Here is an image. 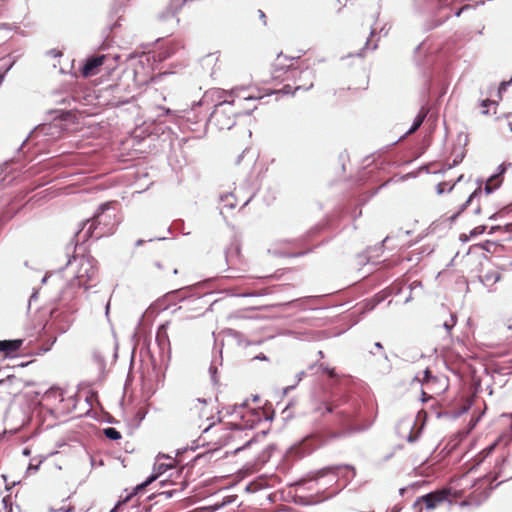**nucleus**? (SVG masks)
<instances>
[{"label": "nucleus", "instance_id": "f257e3e1", "mask_svg": "<svg viewBox=\"0 0 512 512\" xmlns=\"http://www.w3.org/2000/svg\"><path fill=\"white\" fill-rule=\"evenodd\" d=\"M313 412L325 416L334 414L336 424L342 427V431H327L326 433L314 432L304 437L298 444L290 449V453L297 458H302L329 442L353 432H360L368 429L371 423L360 424L357 418L360 414V403L358 400L350 401L346 396L329 398L317 401Z\"/></svg>", "mask_w": 512, "mask_h": 512}, {"label": "nucleus", "instance_id": "f03ea898", "mask_svg": "<svg viewBox=\"0 0 512 512\" xmlns=\"http://www.w3.org/2000/svg\"><path fill=\"white\" fill-rule=\"evenodd\" d=\"M113 204V202L102 203L92 218L82 223V227L75 233V237L79 239L81 233L84 231L82 242H86L93 236L99 239L113 234L117 225L116 212Z\"/></svg>", "mask_w": 512, "mask_h": 512}, {"label": "nucleus", "instance_id": "7ed1b4c3", "mask_svg": "<svg viewBox=\"0 0 512 512\" xmlns=\"http://www.w3.org/2000/svg\"><path fill=\"white\" fill-rule=\"evenodd\" d=\"M73 261L78 263L75 277L62 291V294L59 298L60 302H63L68 298H72L74 296V292L72 290L75 287H83L85 290H88L89 288L96 285V283L93 282H95L97 279V261L90 255H81L80 257L73 255L68 258L67 265H71Z\"/></svg>", "mask_w": 512, "mask_h": 512}, {"label": "nucleus", "instance_id": "20e7f679", "mask_svg": "<svg viewBox=\"0 0 512 512\" xmlns=\"http://www.w3.org/2000/svg\"><path fill=\"white\" fill-rule=\"evenodd\" d=\"M236 100H223L215 105L214 111L208 118V124L214 125L219 130H230L236 124V116L241 114L234 110Z\"/></svg>", "mask_w": 512, "mask_h": 512}, {"label": "nucleus", "instance_id": "39448f33", "mask_svg": "<svg viewBox=\"0 0 512 512\" xmlns=\"http://www.w3.org/2000/svg\"><path fill=\"white\" fill-rule=\"evenodd\" d=\"M282 53H280L277 57V62L273 65L272 77L275 80L285 81V80H294L297 82L298 80H302L304 78H312L314 77V73L312 70L306 68L305 70H299L293 65H285L280 62Z\"/></svg>", "mask_w": 512, "mask_h": 512}, {"label": "nucleus", "instance_id": "423d86ee", "mask_svg": "<svg viewBox=\"0 0 512 512\" xmlns=\"http://www.w3.org/2000/svg\"><path fill=\"white\" fill-rule=\"evenodd\" d=\"M251 419H247V415H242V423H226V429L231 431H243L245 429H253L255 424L260 422L262 419L265 421H272L275 415L273 410L271 411H263L260 413L259 411L251 410L249 412Z\"/></svg>", "mask_w": 512, "mask_h": 512}, {"label": "nucleus", "instance_id": "0eeeda50", "mask_svg": "<svg viewBox=\"0 0 512 512\" xmlns=\"http://www.w3.org/2000/svg\"><path fill=\"white\" fill-rule=\"evenodd\" d=\"M449 492L446 490H436L425 495H422L416 499L412 508L416 512H421V503H423L427 510L435 509L440 503L447 500Z\"/></svg>", "mask_w": 512, "mask_h": 512}, {"label": "nucleus", "instance_id": "6e6552de", "mask_svg": "<svg viewBox=\"0 0 512 512\" xmlns=\"http://www.w3.org/2000/svg\"><path fill=\"white\" fill-rule=\"evenodd\" d=\"M73 312L74 309L72 307H68L65 310L61 307H55L51 310L52 326L58 333H65L69 329L72 323L71 314Z\"/></svg>", "mask_w": 512, "mask_h": 512}, {"label": "nucleus", "instance_id": "1a4fd4ad", "mask_svg": "<svg viewBox=\"0 0 512 512\" xmlns=\"http://www.w3.org/2000/svg\"><path fill=\"white\" fill-rule=\"evenodd\" d=\"M450 4V0H413L414 9L420 13L436 14L449 8Z\"/></svg>", "mask_w": 512, "mask_h": 512}, {"label": "nucleus", "instance_id": "9d476101", "mask_svg": "<svg viewBox=\"0 0 512 512\" xmlns=\"http://www.w3.org/2000/svg\"><path fill=\"white\" fill-rule=\"evenodd\" d=\"M318 473L320 477H323L328 473H333L337 477H343L346 480L350 481L355 477L356 471L354 466L342 464L324 467Z\"/></svg>", "mask_w": 512, "mask_h": 512}, {"label": "nucleus", "instance_id": "9b49d317", "mask_svg": "<svg viewBox=\"0 0 512 512\" xmlns=\"http://www.w3.org/2000/svg\"><path fill=\"white\" fill-rule=\"evenodd\" d=\"M168 323L161 324L156 332V343L161 351L162 356L166 354L167 358L171 356V345L167 333Z\"/></svg>", "mask_w": 512, "mask_h": 512}, {"label": "nucleus", "instance_id": "f8f14e48", "mask_svg": "<svg viewBox=\"0 0 512 512\" xmlns=\"http://www.w3.org/2000/svg\"><path fill=\"white\" fill-rule=\"evenodd\" d=\"M107 59V55H92L88 57L81 69V73L84 77H90L97 73L100 66L103 65Z\"/></svg>", "mask_w": 512, "mask_h": 512}, {"label": "nucleus", "instance_id": "ddd939ff", "mask_svg": "<svg viewBox=\"0 0 512 512\" xmlns=\"http://www.w3.org/2000/svg\"><path fill=\"white\" fill-rule=\"evenodd\" d=\"M22 344V339L0 340V353H4L5 357H12Z\"/></svg>", "mask_w": 512, "mask_h": 512}, {"label": "nucleus", "instance_id": "4468645a", "mask_svg": "<svg viewBox=\"0 0 512 512\" xmlns=\"http://www.w3.org/2000/svg\"><path fill=\"white\" fill-rule=\"evenodd\" d=\"M331 496H329L330 498ZM328 499V497H325V498H319L317 495H311V496H299V495H296L294 496L293 498V502L296 504V505H299V506H310V505H315V504H318L324 500Z\"/></svg>", "mask_w": 512, "mask_h": 512}, {"label": "nucleus", "instance_id": "2eb2a0df", "mask_svg": "<svg viewBox=\"0 0 512 512\" xmlns=\"http://www.w3.org/2000/svg\"><path fill=\"white\" fill-rule=\"evenodd\" d=\"M501 279V274L495 270L486 271L479 276L480 282L486 287H491Z\"/></svg>", "mask_w": 512, "mask_h": 512}, {"label": "nucleus", "instance_id": "dca6fc26", "mask_svg": "<svg viewBox=\"0 0 512 512\" xmlns=\"http://www.w3.org/2000/svg\"><path fill=\"white\" fill-rule=\"evenodd\" d=\"M428 112H429V109L427 107H425V106L421 107L420 111L418 112V114L414 118L411 127L406 132V135L407 134H412V133H414L416 130H418L420 128V126L425 121Z\"/></svg>", "mask_w": 512, "mask_h": 512}, {"label": "nucleus", "instance_id": "f3484780", "mask_svg": "<svg viewBox=\"0 0 512 512\" xmlns=\"http://www.w3.org/2000/svg\"><path fill=\"white\" fill-rule=\"evenodd\" d=\"M240 256V245L234 242L225 250V259L228 265L234 264V259Z\"/></svg>", "mask_w": 512, "mask_h": 512}, {"label": "nucleus", "instance_id": "a211bd4d", "mask_svg": "<svg viewBox=\"0 0 512 512\" xmlns=\"http://www.w3.org/2000/svg\"><path fill=\"white\" fill-rule=\"evenodd\" d=\"M147 487L145 486V484L143 482H141L140 484L136 485L134 488H133V491L129 494H127L125 496V498H123L122 500L118 501V503L115 505V507L110 511V512H115V510L117 509V507L123 503H126L128 502L132 496H136L140 493H142Z\"/></svg>", "mask_w": 512, "mask_h": 512}, {"label": "nucleus", "instance_id": "6ab92c4d", "mask_svg": "<svg viewBox=\"0 0 512 512\" xmlns=\"http://www.w3.org/2000/svg\"><path fill=\"white\" fill-rule=\"evenodd\" d=\"M477 183H478L479 186L469 195L467 200L459 207L458 212L460 214L463 213L467 209V207L472 203V201L475 198H478L481 195V193H482V188H481L482 181L478 180Z\"/></svg>", "mask_w": 512, "mask_h": 512}, {"label": "nucleus", "instance_id": "aec40b11", "mask_svg": "<svg viewBox=\"0 0 512 512\" xmlns=\"http://www.w3.org/2000/svg\"><path fill=\"white\" fill-rule=\"evenodd\" d=\"M135 0H113L112 10L115 14L124 13Z\"/></svg>", "mask_w": 512, "mask_h": 512}, {"label": "nucleus", "instance_id": "412c9836", "mask_svg": "<svg viewBox=\"0 0 512 512\" xmlns=\"http://www.w3.org/2000/svg\"><path fill=\"white\" fill-rule=\"evenodd\" d=\"M387 297L385 291H382L374 296L373 299L365 303V310L372 311L379 303L383 302Z\"/></svg>", "mask_w": 512, "mask_h": 512}, {"label": "nucleus", "instance_id": "4be33fe9", "mask_svg": "<svg viewBox=\"0 0 512 512\" xmlns=\"http://www.w3.org/2000/svg\"><path fill=\"white\" fill-rule=\"evenodd\" d=\"M51 125H48V124H41V125H38L36 126L33 131L30 132L29 136L23 141V143L21 144V147L22 148L25 143L28 141V139L30 137H33L34 135H38V134H42V135H49V130L51 129Z\"/></svg>", "mask_w": 512, "mask_h": 512}, {"label": "nucleus", "instance_id": "5701e85b", "mask_svg": "<svg viewBox=\"0 0 512 512\" xmlns=\"http://www.w3.org/2000/svg\"><path fill=\"white\" fill-rule=\"evenodd\" d=\"M267 435V431H261L260 433H257L253 437H251L243 446L237 447L234 450V453L237 454L240 451L250 447L253 443L257 442L260 438H264Z\"/></svg>", "mask_w": 512, "mask_h": 512}, {"label": "nucleus", "instance_id": "b1692460", "mask_svg": "<svg viewBox=\"0 0 512 512\" xmlns=\"http://www.w3.org/2000/svg\"><path fill=\"white\" fill-rule=\"evenodd\" d=\"M103 434L105 435V437H107L109 440H113V441H116V440H119L121 439V433L113 428V427H107V428H104L103 429Z\"/></svg>", "mask_w": 512, "mask_h": 512}, {"label": "nucleus", "instance_id": "393cba45", "mask_svg": "<svg viewBox=\"0 0 512 512\" xmlns=\"http://www.w3.org/2000/svg\"><path fill=\"white\" fill-rule=\"evenodd\" d=\"M501 186V180H499L498 182L496 180H487L486 184H485V187H484V192L489 195L491 193H493L495 190H497L499 187Z\"/></svg>", "mask_w": 512, "mask_h": 512}, {"label": "nucleus", "instance_id": "a878e982", "mask_svg": "<svg viewBox=\"0 0 512 512\" xmlns=\"http://www.w3.org/2000/svg\"><path fill=\"white\" fill-rule=\"evenodd\" d=\"M472 405V401L467 399L465 403L457 410L453 411V417L458 418L462 416L463 414L467 413Z\"/></svg>", "mask_w": 512, "mask_h": 512}, {"label": "nucleus", "instance_id": "bb28decb", "mask_svg": "<svg viewBox=\"0 0 512 512\" xmlns=\"http://www.w3.org/2000/svg\"><path fill=\"white\" fill-rule=\"evenodd\" d=\"M190 291V287L181 288L178 290H175L171 293L172 296H175L179 301H183L188 297V293Z\"/></svg>", "mask_w": 512, "mask_h": 512}, {"label": "nucleus", "instance_id": "cd10ccee", "mask_svg": "<svg viewBox=\"0 0 512 512\" xmlns=\"http://www.w3.org/2000/svg\"><path fill=\"white\" fill-rule=\"evenodd\" d=\"M490 105H498V101L490 100L488 98L483 99V100L480 101V106L483 108V110H482V114L483 115H488V113H489L488 107Z\"/></svg>", "mask_w": 512, "mask_h": 512}, {"label": "nucleus", "instance_id": "c85d7f7f", "mask_svg": "<svg viewBox=\"0 0 512 512\" xmlns=\"http://www.w3.org/2000/svg\"><path fill=\"white\" fill-rule=\"evenodd\" d=\"M456 321H457L456 315H455V314H453V313H451V314H450V319H449V320L444 321V323H443V328H444L448 333H450V331L452 330V328L455 326Z\"/></svg>", "mask_w": 512, "mask_h": 512}, {"label": "nucleus", "instance_id": "c756f323", "mask_svg": "<svg viewBox=\"0 0 512 512\" xmlns=\"http://www.w3.org/2000/svg\"><path fill=\"white\" fill-rule=\"evenodd\" d=\"M512 84V77L508 81H502L497 89V96L501 100L502 94L506 92L507 88Z\"/></svg>", "mask_w": 512, "mask_h": 512}, {"label": "nucleus", "instance_id": "7c9ffc66", "mask_svg": "<svg viewBox=\"0 0 512 512\" xmlns=\"http://www.w3.org/2000/svg\"><path fill=\"white\" fill-rule=\"evenodd\" d=\"M505 172H506V167H505V165H504V164H500V165L498 166V172H497V173H495V174H493V175H491V176L489 177V180H496L497 182H498L499 180H501V181H502V176H503V174H504Z\"/></svg>", "mask_w": 512, "mask_h": 512}, {"label": "nucleus", "instance_id": "2f4dec72", "mask_svg": "<svg viewBox=\"0 0 512 512\" xmlns=\"http://www.w3.org/2000/svg\"><path fill=\"white\" fill-rule=\"evenodd\" d=\"M479 246L481 247V249L485 250L486 252L492 253V252H494L493 248H496L498 245L493 241L487 240L484 243H481Z\"/></svg>", "mask_w": 512, "mask_h": 512}, {"label": "nucleus", "instance_id": "473e14b6", "mask_svg": "<svg viewBox=\"0 0 512 512\" xmlns=\"http://www.w3.org/2000/svg\"><path fill=\"white\" fill-rule=\"evenodd\" d=\"M221 201L224 203L225 207L233 209L235 207V202L233 201V195H225L221 197Z\"/></svg>", "mask_w": 512, "mask_h": 512}, {"label": "nucleus", "instance_id": "72a5a7b5", "mask_svg": "<svg viewBox=\"0 0 512 512\" xmlns=\"http://www.w3.org/2000/svg\"><path fill=\"white\" fill-rule=\"evenodd\" d=\"M486 229H487L486 225H479L470 231L469 237L473 238V237L479 236V235L483 234L486 231Z\"/></svg>", "mask_w": 512, "mask_h": 512}, {"label": "nucleus", "instance_id": "f704fd0d", "mask_svg": "<svg viewBox=\"0 0 512 512\" xmlns=\"http://www.w3.org/2000/svg\"><path fill=\"white\" fill-rule=\"evenodd\" d=\"M305 375V371H300L296 374V383L293 384V385H290V386H287L285 389H284V394H287L289 391L293 390L296 385L302 380V378L304 377Z\"/></svg>", "mask_w": 512, "mask_h": 512}, {"label": "nucleus", "instance_id": "c9c22d12", "mask_svg": "<svg viewBox=\"0 0 512 512\" xmlns=\"http://www.w3.org/2000/svg\"><path fill=\"white\" fill-rule=\"evenodd\" d=\"M172 468V464L160 463L154 469L157 471V474L160 476L162 473L166 472L168 469Z\"/></svg>", "mask_w": 512, "mask_h": 512}, {"label": "nucleus", "instance_id": "e433bc0d", "mask_svg": "<svg viewBox=\"0 0 512 512\" xmlns=\"http://www.w3.org/2000/svg\"><path fill=\"white\" fill-rule=\"evenodd\" d=\"M506 462H507V459L503 458L500 463L496 464L495 468H496L497 477L505 476L504 472H503V467L506 464Z\"/></svg>", "mask_w": 512, "mask_h": 512}, {"label": "nucleus", "instance_id": "4c0bfd02", "mask_svg": "<svg viewBox=\"0 0 512 512\" xmlns=\"http://www.w3.org/2000/svg\"><path fill=\"white\" fill-rule=\"evenodd\" d=\"M94 359L99 363V365L103 368L105 366V359L104 356L100 351H95L93 353Z\"/></svg>", "mask_w": 512, "mask_h": 512}, {"label": "nucleus", "instance_id": "58836bf2", "mask_svg": "<svg viewBox=\"0 0 512 512\" xmlns=\"http://www.w3.org/2000/svg\"><path fill=\"white\" fill-rule=\"evenodd\" d=\"M55 341H56V337L51 338L49 340V344L41 347L37 354H44V353L48 352L51 349L52 345L55 343Z\"/></svg>", "mask_w": 512, "mask_h": 512}, {"label": "nucleus", "instance_id": "ea45409f", "mask_svg": "<svg viewBox=\"0 0 512 512\" xmlns=\"http://www.w3.org/2000/svg\"><path fill=\"white\" fill-rule=\"evenodd\" d=\"M413 429H414V425L411 427V431H410V433H409V435H408V437H407V441H408L409 443H414V442H416V441L418 440V438H419V432H418V433H415V432L413 431Z\"/></svg>", "mask_w": 512, "mask_h": 512}, {"label": "nucleus", "instance_id": "a19ab883", "mask_svg": "<svg viewBox=\"0 0 512 512\" xmlns=\"http://www.w3.org/2000/svg\"><path fill=\"white\" fill-rule=\"evenodd\" d=\"M497 445H498V441H495L494 443H492L489 446H487L482 451V453L484 454V457H487L488 455H490L493 452V450L496 448Z\"/></svg>", "mask_w": 512, "mask_h": 512}, {"label": "nucleus", "instance_id": "79ce46f5", "mask_svg": "<svg viewBox=\"0 0 512 512\" xmlns=\"http://www.w3.org/2000/svg\"><path fill=\"white\" fill-rule=\"evenodd\" d=\"M2 503L6 509H8L7 512H12V503H11V497L5 496L2 499Z\"/></svg>", "mask_w": 512, "mask_h": 512}, {"label": "nucleus", "instance_id": "37998d69", "mask_svg": "<svg viewBox=\"0 0 512 512\" xmlns=\"http://www.w3.org/2000/svg\"><path fill=\"white\" fill-rule=\"evenodd\" d=\"M159 477V475L157 473H152L151 475H149L145 481H143V483L145 484L146 487H148L151 483H153L157 478Z\"/></svg>", "mask_w": 512, "mask_h": 512}, {"label": "nucleus", "instance_id": "c03bdc74", "mask_svg": "<svg viewBox=\"0 0 512 512\" xmlns=\"http://www.w3.org/2000/svg\"><path fill=\"white\" fill-rule=\"evenodd\" d=\"M319 367H320V368L323 370V372H324V373H326L329 377H331V378H332V377H334V376H335V371H334V369H333V368H329V367H327V366H324V364H320V366H319Z\"/></svg>", "mask_w": 512, "mask_h": 512}, {"label": "nucleus", "instance_id": "a18cd8bd", "mask_svg": "<svg viewBox=\"0 0 512 512\" xmlns=\"http://www.w3.org/2000/svg\"><path fill=\"white\" fill-rule=\"evenodd\" d=\"M402 291V285L401 283H394L392 286H391V292L390 293H393L395 295H398L400 294Z\"/></svg>", "mask_w": 512, "mask_h": 512}, {"label": "nucleus", "instance_id": "49530a36", "mask_svg": "<svg viewBox=\"0 0 512 512\" xmlns=\"http://www.w3.org/2000/svg\"><path fill=\"white\" fill-rule=\"evenodd\" d=\"M423 374H424V376H423V382H425V383L429 382L431 379H433V378H434V377H433V375H432V372H431V370H430L429 368H426V369L424 370V373H423Z\"/></svg>", "mask_w": 512, "mask_h": 512}, {"label": "nucleus", "instance_id": "de8ad7c7", "mask_svg": "<svg viewBox=\"0 0 512 512\" xmlns=\"http://www.w3.org/2000/svg\"><path fill=\"white\" fill-rule=\"evenodd\" d=\"M16 61H17V57H14L12 59V61L8 65H6V67L4 68L3 72L1 73V74L4 75V77L12 69V67L15 65Z\"/></svg>", "mask_w": 512, "mask_h": 512}, {"label": "nucleus", "instance_id": "09e8293b", "mask_svg": "<svg viewBox=\"0 0 512 512\" xmlns=\"http://www.w3.org/2000/svg\"><path fill=\"white\" fill-rule=\"evenodd\" d=\"M261 98H262L261 96L244 95L242 97V100L245 101V102H249V101H256V100L261 99Z\"/></svg>", "mask_w": 512, "mask_h": 512}, {"label": "nucleus", "instance_id": "8fccbe9b", "mask_svg": "<svg viewBox=\"0 0 512 512\" xmlns=\"http://www.w3.org/2000/svg\"><path fill=\"white\" fill-rule=\"evenodd\" d=\"M47 54L51 57H54V58H57V57H60L62 56V53L61 51L57 50V49H51L47 52Z\"/></svg>", "mask_w": 512, "mask_h": 512}, {"label": "nucleus", "instance_id": "3c124183", "mask_svg": "<svg viewBox=\"0 0 512 512\" xmlns=\"http://www.w3.org/2000/svg\"><path fill=\"white\" fill-rule=\"evenodd\" d=\"M312 87H313V82H311L308 86H305V85H297V86H295L293 93H295L296 91L301 90V89H303V90H306V91H307V90L311 89Z\"/></svg>", "mask_w": 512, "mask_h": 512}, {"label": "nucleus", "instance_id": "603ef678", "mask_svg": "<svg viewBox=\"0 0 512 512\" xmlns=\"http://www.w3.org/2000/svg\"><path fill=\"white\" fill-rule=\"evenodd\" d=\"M175 493H177V490H169L162 492L161 495L165 496L166 499H170Z\"/></svg>", "mask_w": 512, "mask_h": 512}, {"label": "nucleus", "instance_id": "864d4df0", "mask_svg": "<svg viewBox=\"0 0 512 512\" xmlns=\"http://www.w3.org/2000/svg\"><path fill=\"white\" fill-rule=\"evenodd\" d=\"M463 158H464L463 153H461L460 155H457L453 160L452 166H457L460 162H462Z\"/></svg>", "mask_w": 512, "mask_h": 512}, {"label": "nucleus", "instance_id": "5fc2aeb1", "mask_svg": "<svg viewBox=\"0 0 512 512\" xmlns=\"http://www.w3.org/2000/svg\"><path fill=\"white\" fill-rule=\"evenodd\" d=\"M445 185H446V183H439V184H437L436 191H437V193L439 195L444 193V186Z\"/></svg>", "mask_w": 512, "mask_h": 512}, {"label": "nucleus", "instance_id": "6e6d98bb", "mask_svg": "<svg viewBox=\"0 0 512 512\" xmlns=\"http://www.w3.org/2000/svg\"><path fill=\"white\" fill-rule=\"evenodd\" d=\"M73 509H74L73 506H68V507H61L57 511H60V512H72Z\"/></svg>", "mask_w": 512, "mask_h": 512}, {"label": "nucleus", "instance_id": "4d7b16f0", "mask_svg": "<svg viewBox=\"0 0 512 512\" xmlns=\"http://www.w3.org/2000/svg\"><path fill=\"white\" fill-rule=\"evenodd\" d=\"M421 286H422V285H421V282H420V281H414V282H412V283L410 284L409 288H410V290H413V289H415L416 287H421Z\"/></svg>", "mask_w": 512, "mask_h": 512}, {"label": "nucleus", "instance_id": "13d9d810", "mask_svg": "<svg viewBox=\"0 0 512 512\" xmlns=\"http://www.w3.org/2000/svg\"><path fill=\"white\" fill-rule=\"evenodd\" d=\"M254 359L261 360V361H267V360H268V357H267L265 354L260 353V354H258L257 356H255V358H254Z\"/></svg>", "mask_w": 512, "mask_h": 512}, {"label": "nucleus", "instance_id": "bf43d9fd", "mask_svg": "<svg viewBox=\"0 0 512 512\" xmlns=\"http://www.w3.org/2000/svg\"><path fill=\"white\" fill-rule=\"evenodd\" d=\"M259 18L263 21V24L266 25V15L262 10H258Z\"/></svg>", "mask_w": 512, "mask_h": 512}, {"label": "nucleus", "instance_id": "052dcab7", "mask_svg": "<svg viewBox=\"0 0 512 512\" xmlns=\"http://www.w3.org/2000/svg\"><path fill=\"white\" fill-rule=\"evenodd\" d=\"M501 229H502V227H501V226H499V225L492 226V227L490 228V230H489V234H494L496 231L501 230Z\"/></svg>", "mask_w": 512, "mask_h": 512}, {"label": "nucleus", "instance_id": "680f3d73", "mask_svg": "<svg viewBox=\"0 0 512 512\" xmlns=\"http://www.w3.org/2000/svg\"><path fill=\"white\" fill-rule=\"evenodd\" d=\"M39 468V464L38 465H33V464H29L28 468H27V472H30V471H37Z\"/></svg>", "mask_w": 512, "mask_h": 512}, {"label": "nucleus", "instance_id": "e2e57ef3", "mask_svg": "<svg viewBox=\"0 0 512 512\" xmlns=\"http://www.w3.org/2000/svg\"><path fill=\"white\" fill-rule=\"evenodd\" d=\"M468 7H469V6H468V5H466V6L462 7V8H460V9H458L457 11H455V12H454V15H455L456 17H459V16L461 15V13H462L465 9H468Z\"/></svg>", "mask_w": 512, "mask_h": 512}, {"label": "nucleus", "instance_id": "0e129e2a", "mask_svg": "<svg viewBox=\"0 0 512 512\" xmlns=\"http://www.w3.org/2000/svg\"><path fill=\"white\" fill-rule=\"evenodd\" d=\"M246 150H244L236 159V164H240V162L242 161L243 157H244V154H245Z\"/></svg>", "mask_w": 512, "mask_h": 512}, {"label": "nucleus", "instance_id": "69168bd1", "mask_svg": "<svg viewBox=\"0 0 512 512\" xmlns=\"http://www.w3.org/2000/svg\"><path fill=\"white\" fill-rule=\"evenodd\" d=\"M283 92H284L285 94L291 93V86H290V85H285V86L283 87Z\"/></svg>", "mask_w": 512, "mask_h": 512}, {"label": "nucleus", "instance_id": "338daca9", "mask_svg": "<svg viewBox=\"0 0 512 512\" xmlns=\"http://www.w3.org/2000/svg\"><path fill=\"white\" fill-rule=\"evenodd\" d=\"M460 213L457 211L455 214H453L449 219L451 222L455 221L459 217Z\"/></svg>", "mask_w": 512, "mask_h": 512}, {"label": "nucleus", "instance_id": "774afa93", "mask_svg": "<svg viewBox=\"0 0 512 512\" xmlns=\"http://www.w3.org/2000/svg\"><path fill=\"white\" fill-rule=\"evenodd\" d=\"M507 232H512V223H509L505 226Z\"/></svg>", "mask_w": 512, "mask_h": 512}]
</instances>
